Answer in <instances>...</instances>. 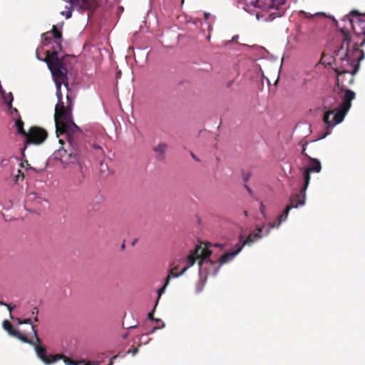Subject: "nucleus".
<instances>
[{
  "label": "nucleus",
  "mask_w": 365,
  "mask_h": 365,
  "mask_svg": "<svg viewBox=\"0 0 365 365\" xmlns=\"http://www.w3.org/2000/svg\"><path fill=\"white\" fill-rule=\"evenodd\" d=\"M56 85L58 98L54 113L56 133L60 144L64 145L65 141L67 142L66 147L58 150V153L62 163L78 164V171L73 176V181L75 185H80L85 178L83 167L79 160L88 149L86 136L73 121V98L67 94L65 103L61 91V84L57 83Z\"/></svg>",
  "instance_id": "obj_1"
},
{
  "label": "nucleus",
  "mask_w": 365,
  "mask_h": 365,
  "mask_svg": "<svg viewBox=\"0 0 365 365\" xmlns=\"http://www.w3.org/2000/svg\"><path fill=\"white\" fill-rule=\"evenodd\" d=\"M343 35L342 43L340 48L334 52V63L333 68L336 73L351 71L356 65L359 68L360 62L364 58V52L359 48L365 43V38L361 42L354 41L351 49L349 48L351 36L346 28L341 29Z\"/></svg>",
  "instance_id": "obj_2"
},
{
  "label": "nucleus",
  "mask_w": 365,
  "mask_h": 365,
  "mask_svg": "<svg viewBox=\"0 0 365 365\" xmlns=\"http://www.w3.org/2000/svg\"><path fill=\"white\" fill-rule=\"evenodd\" d=\"M339 90L338 95L341 101L336 108L324 111L323 121L326 125V131L322 138L329 135L333 128L344 120L351 106V101L356 97V93L349 88H344V89Z\"/></svg>",
  "instance_id": "obj_3"
},
{
  "label": "nucleus",
  "mask_w": 365,
  "mask_h": 365,
  "mask_svg": "<svg viewBox=\"0 0 365 365\" xmlns=\"http://www.w3.org/2000/svg\"><path fill=\"white\" fill-rule=\"evenodd\" d=\"M268 225H264L262 227H257L255 230L251 232L247 239L242 242V237H240V241L236 245L237 249L235 251L225 253L219 259V264L212 272L216 274L220 266L223 264L227 263L232 260L246 245H251L255 240L261 239L263 236H267L265 232L268 228Z\"/></svg>",
  "instance_id": "obj_4"
},
{
  "label": "nucleus",
  "mask_w": 365,
  "mask_h": 365,
  "mask_svg": "<svg viewBox=\"0 0 365 365\" xmlns=\"http://www.w3.org/2000/svg\"><path fill=\"white\" fill-rule=\"evenodd\" d=\"M45 62L48 64L56 84H57V83H60L61 84L63 83L65 86L68 87V83L66 82L68 79L67 68L66 67L63 58L61 59L59 57H56V52L49 53L48 51H46Z\"/></svg>",
  "instance_id": "obj_5"
},
{
  "label": "nucleus",
  "mask_w": 365,
  "mask_h": 365,
  "mask_svg": "<svg viewBox=\"0 0 365 365\" xmlns=\"http://www.w3.org/2000/svg\"><path fill=\"white\" fill-rule=\"evenodd\" d=\"M211 244H205L203 247L202 245H197L195 249L187 256V265L182 269L179 275L182 274L189 267L194 265L197 259H199L200 269L202 266L205 264L209 263L212 266H216V263L210 260L209 257L211 255L212 252L209 249V246Z\"/></svg>",
  "instance_id": "obj_6"
},
{
  "label": "nucleus",
  "mask_w": 365,
  "mask_h": 365,
  "mask_svg": "<svg viewBox=\"0 0 365 365\" xmlns=\"http://www.w3.org/2000/svg\"><path fill=\"white\" fill-rule=\"evenodd\" d=\"M32 331L34 332V336L35 340L30 339L28 338V341L30 342H25L26 344H29L34 346V350L37 356L45 364L47 365L55 363L56 361L62 359L64 357L63 354H47L46 347L41 344V339L38 336L37 330L36 329V327L32 325L31 327Z\"/></svg>",
  "instance_id": "obj_7"
},
{
  "label": "nucleus",
  "mask_w": 365,
  "mask_h": 365,
  "mask_svg": "<svg viewBox=\"0 0 365 365\" xmlns=\"http://www.w3.org/2000/svg\"><path fill=\"white\" fill-rule=\"evenodd\" d=\"M342 21L348 22L354 34L361 42L365 38V14H359L357 11H351L342 19Z\"/></svg>",
  "instance_id": "obj_8"
},
{
  "label": "nucleus",
  "mask_w": 365,
  "mask_h": 365,
  "mask_svg": "<svg viewBox=\"0 0 365 365\" xmlns=\"http://www.w3.org/2000/svg\"><path fill=\"white\" fill-rule=\"evenodd\" d=\"M307 141H301L300 144L302 146V154L307 157L309 160V166L304 169L303 172V178H304V186H303V191L307 190V188L309 185V181H310V173L311 172H315V173H319L322 169L321 163L319 160L317 158H312L310 156H309L305 150H306V145H307Z\"/></svg>",
  "instance_id": "obj_9"
},
{
  "label": "nucleus",
  "mask_w": 365,
  "mask_h": 365,
  "mask_svg": "<svg viewBox=\"0 0 365 365\" xmlns=\"http://www.w3.org/2000/svg\"><path fill=\"white\" fill-rule=\"evenodd\" d=\"M285 0H271L268 9L262 15L265 21H272L276 18L282 16L285 13Z\"/></svg>",
  "instance_id": "obj_10"
},
{
  "label": "nucleus",
  "mask_w": 365,
  "mask_h": 365,
  "mask_svg": "<svg viewBox=\"0 0 365 365\" xmlns=\"http://www.w3.org/2000/svg\"><path fill=\"white\" fill-rule=\"evenodd\" d=\"M48 137V133L46 130L39 127H31L25 140V147L30 144L40 145L45 141Z\"/></svg>",
  "instance_id": "obj_11"
},
{
  "label": "nucleus",
  "mask_w": 365,
  "mask_h": 365,
  "mask_svg": "<svg viewBox=\"0 0 365 365\" xmlns=\"http://www.w3.org/2000/svg\"><path fill=\"white\" fill-rule=\"evenodd\" d=\"M358 72V66L356 65L351 71H341L336 73V86L339 89L348 88L354 82V75Z\"/></svg>",
  "instance_id": "obj_12"
},
{
  "label": "nucleus",
  "mask_w": 365,
  "mask_h": 365,
  "mask_svg": "<svg viewBox=\"0 0 365 365\" xmlns=\"http://www.w3.org/2000/svg\"><path fill=\"white\" fill-rule=\"evenodd\" d=\"M41 37L43 45L48 46L51 43L52 37L54 38V40H62V34L57 29L56 26H53L51 31L43 34Z\"/></svg>",
  "instance_id": "obj_13"
},
{
  "label": "nucleus",
  "mask_w": 365,
  "mask_h": 365,
  "mask_svg": "<svg viewBox=\"0 0 365 365\" xmlns=\"http://www.w3.org/2000/svg\"><path fill=\"white\" fill-rule=\"evenodd\" d=\"M306 200V190L303 191V187L300 189L299 194L292 195L289 199V204L288 206H293V208H297L299 205H303Z\"/></svg>",
  "instance_id": "obj_14"
},
{
  "label": "nucleus",
  "mask_w": 365,
  "mask_h": 365,
  "mask_svg": "<svg viewBox=\"0 0 365 365\" xmlns=\"http://www.w3.org/2000/svg\"><path fill=\"white\" fill-rule=\"evenodd\" d=\"M293 208V206H287L283 212L277 217L276 222H270L268 224V228L265 232V235H269L270 230L274 227H279L281 223L285 221L288 217L289 212Z\"/></svg>",
  "instance_id": "obj_15"
},
{
  "label": "nucleus",
  "mask_w": 365,
  "mask_h": 365,
  "mask_svg": "<svg viewBox=\"0 0 365 365\" xmlns=\"http://www.w3.org/2000/svg\"><path fill=\"white\" fill-rule=\"evenodd\" d=\"M3 328L9 334V335L16 337L22 342H29L28 338L21 334L18 330L14 329L12 324L8 320L3 322Z\"/></svg>",
  "instance_id": "obj_16"
},
{
  "label": "nucleus",
  "mask_w": 365,
  "mask_h": 365,
  "mask_svg": "<svg viewBox=\"0 0 365 365\" xmlns=\"http://www.w3.org/2000/svg\"><path fill=\"white\" fill-rule=\"evenodd\" d=\"M72 6H78L83 10H93L96 6L95 0H68Z\"/></svg>",
  "instance_id": "obj_17"
},
{
  "label": "nucleus",
  "mask_w": 365,
  "mask_h": 365,
  "mask_svg": "<svg viewBox=\"0 0 365 365\" xmlns=\"http://www.w3.org/2000/svg\"><path fill=\"white\" fill-rule=\"evenodd\" d=\"M174 269H177L176 267H175L174 269H172L170 270V272L168 274V275L167 276L166 279H165V284L160 289H158V299L157 301H158V299H160L161 294L165 292L167 286L168 285L169 282H170V280L171 279V277H177L179 276L178 274H176V273H174ZM156 303H158V302H156Z\"/></svg>",
  "instance_id": "obj_18"
},
{
  "label": "nucleus",
  "mask_w": 365,
  "mask_h": 365,
  "mask_svg": "<svg viewBox=\"0 0 365 365\" xmlns=\"http://www.w3.org/2000/svg\"><path fill=\"white\" fill-rule=\"evenodd\" d=\"M247 4L255 6L261 8L263 9H267L269 2H267V0H245Z\"/></svg>",
  "instance_id": "obj_19"
},
{
  "label": "nucleus",
  "mask_w": 365,
  "mask_h": 365,
  "mask_svg": "<svg viewBox=\"0 0 365 365\" xmlns=\"http://www.w3.org/2000/svg\"><path fill=\"white\" fill-rule=\"evenodd\" d=\"M61 41L62 40H51V43L53 44L52 46V51H50L49 50H47L46 51H48L49 53H53V52L56 53V57H58V51H61L62 46H61Z\"/></svg>",
  "instance_id": "obj_20"
},
{
  "label": "nucleus",
  "mask_w": 365,
  "mask_h": 365,
  "mask_svg": "<svg viewBox=\"0 0 365 365\" xmlns=\"http://www.w3.org/2000/svg\"><path fill=\"white\" fill-rule=\"evenodd\" d=\"M15 125H16L18 133L26 138L27 133L24 129V122L21 119L20 116H19V119L16 120Z\"/></svg>",
  "instance_id": "obj_21"
},
{
  "label": "nucleus",
  "mask_w": 365,
  "mask_h": 365,
  "mask_svg": "<svg viewBox=\"0 0 365 365\" xmlns=\"http://www.w3.org/2000/svg\"><path fill=\"white\" fill-rule=\"evenodd\" d=\"M168 147V146L166 143H161L154 148V151L160 155H163L166 153Z\"/></svg>",
  "instance_id": "obj_22"
},
{
  "label": "nucleus",
  "mask_w": 365,
  "mask_h": 365,
  "mask_svg": "<svg viewBox=\"0 0 365 365\" xmlns=\"http://www.w3.org/2000/svg\"><path fill=\"white\" fill-rule=\"evenodd\" d=\"M5 103L8 105L9 108H12V102L14 101L13 94L11 92L6 93L5 92L4 95L1 96Z\"/></svg>",
  "instance_id": "obj_23"
},
{
  "label": "nucleus",
  "mask_w": 365,
  "mask_h": 365,
  "mask_svg": "<svg viewBox=\"0 0 365 365\" xmlns=\"http://www.w3.org/2000/svg\"><path fill=\"white\" fill-rule=\"evenodd\" d=\"M43 48H36V58L38 59V60H41V61H45V59H46V56L44 58H43L41 56V52L43 51Z\"/></svg>",
  "instance_id": "obj_24"
},
{
  "label": "nucleus",
  "mask_w": 365,
  "mask_h": 365,
  "mask_svg": "<svg viewBox=\"0 0 365 365\" xmlns=\"http://www.w3.org/2000/svg\"><path fill=\"white\" fill-rule=\"evenodd\" d=\"M62 16H64L66 19H69L72 15V10L69 8L67 11H63L61 12Z\"/></svg>",
  "instance_id": "obj_25"
},
{
  "label": "nucleus",
  "mask_w": 365,
  "mask_h": 365,
  "mask_svg": "<svg viewBox=\"0 0 365 365\" xmlns=\"http://www.w3.org/2000/svg\"><path fill=\"white\" fill-rule=\"evenodd\" d=\"M148 318L150 319H151V320H155L158 323V326H160V324H161L162 327L164 326V324H163V322L161 320L154 319V317H153V312H150L148 314Z\"/></svg>",
  "instance_id": "obj_26"
},
{
  "label": "nucleus",
  "mask_w": 365,
  "mask_h": 365,
  "mask_svg": "<svg viewBox=\"0 0 365 365\" xmlns=\"http://www.w3.org/2000/svg\"><path fill=\"white\" fill-rule=\"evenodd\" d=\"M0 304L4 305V306H6L8 308V309L9 310V312H10V317L11 319H13V317H12V314H11V311L14 309V306H12L11 304H6V303H4L3 302H0Z\"/></svg>",
  "instance_id": "obj_27"
},
{
  "label": "nucleus",
  "mask_w": 365,
  "mask_h": 365,
  "mask_svg": "<svg viewBox=\"0 0 365 365\" xmlns=\"http://www.w3.org/2000/svg\"><path fill=\"white\" fill-rule=\"evenodd\" d=\"M17 321H18V323L19 324H32L31 320L29 318L25 319L24 320H21V319L18 318Z\"/></svg>",
  "instance_id": "obj_28"
},
{
  "label": "nucleus",
  "mask_w": 365,
  "mask_h": 365,
  "mask_svg": "<svg viewBox=\"0 0 365 365\" xmlns=\"http://www.w3.org/2000/svg\"><path fill=\"white\" fill-rule=\"evenodd\" d=\"M18 173H19V174L16 176V182H18L20 179L21 180H23L24 178V173L20 170H18Z\"/></svg>",
  "instance_id": "obj_29"
},
{
  "label": "nucleus",
  "mask_w": 365,
  "mask_h": 365,
  "mask_svg": "<svg viewBox=\"0 0 365 365\" xmlns=\"http://www.w3.org/2000/svg\"><path fill=\"white\" fill-rule=\"evenodd\" d=\"M11 110V113H16L19 117L20 116L19 115V110L16 108H9Z\"/></svg>",
  "instance_id": "obj_30"
},
{
  "label": "nucleus",
  "mask_w": 365,
  "mask_h": 365,
  "mask_svg": "<svg viewBox=\"0 0 365 365\" xmlns=\"http://www.w3.org/2000/svg\"><path fill=\"white\" fill-rule=\"evenodd\" d=\"M38 308L37 307H34L33 309H32V312H31V314L32 315H38Z\"/></svg>",
  "instance_id": "obj_31"
},
{
  "label": "nucleus",
  "mask_w": 365,
  "mask_h": 365,
  "mask_svg": "<svg viewBox=\"0 0 365 365\" xmlns=\"http://www.w3.org/2000/svg\"><path fill=\"white\" fill-rule=\"evenodd\" d=\"M93 148L94 149H97V150H99L101 153H103V150L101 148V147L100 145H96V144H93Z\"/></svg>",
  "instance_id": "obj_32"
},
{
  "label": "nucleus",
  "mask_w": 365,
  "mask_h": 365,
  "mask_svg": "<svg viewBox=\"0 0 365 365\" xmlns=\"http://www.w3.org/2000/svg\"><path fill=\"white\" fill-rule=\"evenodd\" d=\"M264 206L262 202H260V212L264 215Z\"/></svg>",
  "instance_id": "obj_33"
},
{
  "label": "nucleus",
  "mask_w": 365,
  "mask_h": 365,
  "mask_svg": "<svg viewBox=\"0 0 365 365\" xmlns=\"http://www.w3.org/2000/svg\"><path fill=\"white\" fill-rule=\"evenodd\" d=\"M5 92H6L5 90L3 88L2 86L0 84V94H1V96L4 95Z\"/></svg>",
  "instance_id": "obj_34"
},
{
  "label": "nucleus",
  "mask_w": 365,
  "mask_h": 365,
  "mask_svg": "<svg viewBox=\"0 0 365 365\" xmlns=\"http://www.w3.org/2000/svg\"><path fill=\"white\" fill-rule=\"evenodd\" d=\"M210 14L209 13H207V12H205L204 13V17H205V19L207 21L208 20V19L210 18Z\"/></svg>",
  "instance_id": "obj_35"
},
{
  "label": "nucleus",
  "mask_w": 365,
  "mask_h": 365,
  "mask_svg": "<svg viewBox=\"0 0 365 365\" xmlns=\"http://www.w3.org/2000/svg\"><path fill=\"white\" fill-rule=\"evenodd\" d=\"M246 189L248 191V192L252 195V190L247 186H246Z\"/></svg>",
  "instance_id": "obj_36"
},
{
  "label": "nucleus",
  "mask_w": 365,
  "mask_h": 365,
  "mask_svg": "<svg viewBox=\"0 0 365 365\" xmlns=\"http://www.w3.org/2000/svg\"><path fill=\"white\" fill-rule=\"evenodd\" d=\"M191 155H192V157L194 159H195L196 160H198V159L197 158V157L195 156V154H193V153H191Z\"/></svg>",
  "instance_id": "obj_37"
},
{
  "label": "nucleus",
  "mask_w": 365,
  "mask_h": 365,
  "mask_svg": "<svg viewBox=\"0 0 365 365\" xmlns=\"http://www.w3.org/2000/svg\"><path fill=\"white\" fill-rule=\"evenodd\" d=\"M138 351V349L136 348H134L133 350V354H135V353Z\"/></svg>",
  "instance_id": "obj_38"
},
{
  "label": "nucleus",
  "mask_w": 365,
  "mask_h": 365,
  "mask_svg": "<svg viewBox=\"0 0 365 365\" xmlns=\"http://www.w3.org/2000/svg\"><path fill=\"white\" fill-rule=\"evenodd\" d=\"M215 247H222V245H220V244H215L214 245Z\"/></svg>",
  "instance_id": "obj_39"
},
{
  "label": "nucleus",
  "mask_w": 365,
  "mask_h": 365,
  "mask_svg": "<svg viewBox=\"0 0 365 365\" xmlns=\"http://www.w3.org/2000/svg\"><path fill=\"white\" fill-rule=\"evenodd\" d=\"M34 321H35V322H38V316H37V315H36V316L34 317Z\"/></svg>",
  "instance_id": "obj_40"
},
{
  "label": "nucleus",
  "mask_w": 365,
  "mask_h": 365,
  "mask_svg": "<svg viewBox=\"0 0 365 365\" xmlns=\"http://www.w3.org/2000/svg\"><path fill=\"white\" fill-rule=\"evenodd\" d=\"M159 329V327H154V329H154V330H155V329Z\"/></svg>",
  "instance_id": "obj_41"
},
{
  "label": "nucleus",
  "mask_w": 365,
  "mask_h": 365,
  "mask_svg": "<svg viewBox=\"0 0 365 365\" xmlns=\"http://www.w3.org/2000/svg\"><path fill=\"white\" fill-rule=\"evenodd\" d=\"M123 337H124V338H126V337H127V334H124V335H123Z\"/></svg>",
  "instance_id": "obj_42"
}]
</instances>
